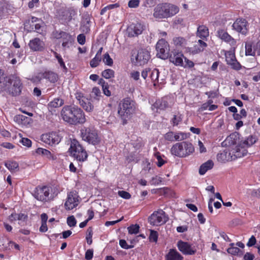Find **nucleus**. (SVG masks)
<instances>
[{"mask_svg":"<svg viewBox=\"0 0 260 260\" xmlns=\"http://www.w3.org/2000/svg\"><path fill=\"white\" fill-rule=\"evenodd\" d=\"M60 115L64 121L71 124L84 123L86 121L84 112L77 107L64 106L61 111Z\"/></svg>","mask_w":260,"mask_h":260,"instance_id":"nucleus-1","label":"nucleus"},{"mask_svg":"<svg viewBox=\"0 0 260 260\" xmlns=\"http://www.w3.org/2000/svg\"><path fill=\"white\" fill-rule=\"evenodd\" d=\"M239 138L237 135L232 134L223 142L230 153L232 160L244 156L247 154V150L241 144L238 143Z\"/></svg>","mask_w":260,"mask_h":260,"instance_id":"nucleus-2","label":"nucleus"},{"mask_svg":"<svg viewBox=\"0 0 260 260\" xmlns=\"http://www.w3.org/2000/svg\"><path fill=\"white\" fill-rule=\"evenodd\" d=\"M179 8L169 3H162L157 5L154 9L153 16L157 19L168 18L178 13Z\"/></svg>","mask_w":260,"mask_h":260,"instance_id":"nucleus-3","label":"nucleus"},{"mask_svg":"<svg viewBox=\"0 0 260 260\" xmlns=\"http://www.w3.org/2000/svg\"><path fill=\"white\" fill-rule=\"evenodd\" d=\"M194 151V146L188 141L177 143L171 148V154L179 157H186L192 154Z\"/></svg>","mask_w":260,"mask_h":260,"instance_id":"nucleus-4","label":"nucleus"},{"mask_svg":"<svg viewBox=\"0 0 260 260\" xmlns=\"http://www.w3.org/2000/svg\"><path fill=\"white\" fill-rule=\"evenodd\" d=\"M135 102L129 98H125L118 105V114L123 121H126V119L135 113Z\"/></svg>","mask_w":260,"mask_h":260,"instance_id":"nucleus-5","label":"nucleus"},{"mask_svg":"<svg viewBox=\"0 0 260 260\" xmlns=\"http://www.w3.org/2000/svg\"><path fill=\"white\" fill-rule=\"evenodd\" d=\"M69 151L71 154L79 161H84L87 158L88 155L86 151L75 139L71 141Z\"/></svg>","mask_w":260,"mask_h":260,"instance_id":"nucleus-6","label":"nucleus"},{"mask_svg":"<svg viewBox=\"0 0 260 260\" xmlns=\"http://www.w3.org/2000/svg\"><path fill=\"white\" fill-rule=\"evenodd\" d=\"M7 93L12 96H17L21 92L22 83L20 78L16 76L11 75L7 78Z\"/></svg>","mask_w":260,"mask_h":260,"instance_id":"nucleus-7","label":"nucleus"},{"mask_svg":"<svg viewBox=\"0 0 260 260\" xmlns=\"http://www.w3.org/2000/svg\"><path fill=\"white\" fill-rule=\"evenodd\" d=\"M81 136L83 140L93 145L99 144L101 141L97 132L90 128L81 129Z\"/></svg>","mask_w":260,"mask_h":260,"instance_id":"nucleus-8","label":"nucleus"},{"mask_svg":"<svg viewBox=\"0 0 260 260\" xmlns=\"http://www.w3.org/2000/svg\"><path fill=\"white\" fill-rule=\"evenodd\" d=\"M168 220V217L162 210L154 211L148 218L150 224L160 226L165 224Z\"/></svg>","mask_w":260,"mask_h":260,"instance_id":"nucleus-9","label":"nucleus"},{"mask_svg":"<svg viewBox=\"0 0 260 260\" xmlns=\"http://www.w3.org/2000/svg\"><path fill=\"white\" fill-rule=\"evenodd\" d=\"M156 49L157 56L161 58L166 59L169 56V46L164 39L159 40L156 44Z\"/></svg>","mask_w":260,"mask_h":260,"instance_id":"nucleus-10","label":"nucleus"},{"mask_svg":"<svg viewBox=\"0 0 260 260\" xmlns=\"http://www.w3.org/2000/svg\"><path fill=\"white\" fill-rule=\"evenodd\" d=\"M245 47L246 55L260 57V40L255 43L252 42H246Z\"/></svg>","mask_w":260,"mask_h":260,"instance_id":"nucleus-11","label":"nucleus"},{"mask_svg":"<svg viewBox=\"0 0 260 260\" xmlns=\"http://www.w3.org/2000/svg\"><path fill=\"white\" fill-rule=\"evenodd\" d=\"M79 203V196L75 191H71L68 194L64 203L66 210H72L77 207Z\"/></svg>","mask_w":260,"mask_h":260,"instance_id":"nucleus-12","label":"nucleus"},{"mask_svg":"<svg viewBox=\"0 0 260 260\" xmlns=\"http://www.w3.org/2000/svg\"><path fill=\"white\" fill-rule=\"evenodd\" d=\"M50 187L46 186L38 187L35 193V197L38 200L46 202L49 200Z\"/></svg>","mask_w":260,"mask_h":260,"instance_id":"nucleus-13","label":"nucleus"},{"mask_svg":"<svg viewBox=\"0 0 260 260\" xmlns=\"http://www.w3.org/2000/svg\"><path fill=\"white\" fill-rule=\"evenodd\" d=\"M225 60L227 64L235 70H239L241 66L236 59L234 53L232 51H227L225 53Z\"/></svg>","mask_w":260,"mask_h":260,"instance_id":"nucleus-14","label":"nucleus"},{"mask_svg":"<svg viewBox=\"0 0 260 260\" xmlns=\"http://www.w3.org/2000/svg\"><path fill=\"white\" fill-rule=\"evenodd\" d=\"M143 29V26L141 23H133L127 28L126 33L128 37H134L142 34Z\"/></svg>","mask_w":260,"mask_h":260,"instance_id":"nucleus-15","label":"nucleus"},{"mask_svg":"<svg viewBox=\"0 0 260 260\" xmlns=\"http://www.w3.org/2000/svg\"><path fill=\"white\" fill-rule=\"evenodd\" d=\"M41 140L44 143L50 145L58 144L60 141L59 137L54 132L42 135Z\"/></svg>","mask_w":260,"mask_h":260,"instance_id":"nucleus-16","label":"nucleus"},{"mask_svg":"<svg viewBox=\"0 0 260 260\" xmlns=\"http://www.w3.org/2000/svg\"><path fill=\"white\" fill-rule=\"evenodd\" d=\"M150 57L149 52L145 49H141L138 51L137 55L135 56L136 62L139 65H143L146 63Z\"/></svg>","mask_w":260,"mask_h":260,"instance_id":"nucleus-17","label":"nucleus"},{"mask_svg":"<svg viewBox=\"0 0 260 260\" xmlns=\"http://www.w3.org/2000/svg\"><path fill=\"white\" fill-rule=\"evenodd\" d=\"M28 46L34 51H41L45 48V43L40 39L36 38L29 41Z\"/></svg>","mask_w":260,"mask_h":260,"instance_id":"nucleus-18","label":"nucleus"},{"mask_svg":"<svg viewBox=\"0 0 260 260\" xmlns=\"http://www.w3.org/2000/svg\"><path fill=\"white\" fill-rule=\"evenodd\" d=\"M183 55L181 52H178L176 51H172L170 56V61L176 66H183Z\"/></svg>","mask_w":260,"mask_h":260,"instance_id":"nucleus-19","label":"nucleus"},{"mask_svg":"<svg viewBox=\"0 0 260 260\" xmlns=\"http://www.w3.org/2000/svg\"><path fill=\"white\" fill-rule=\"evenodd\" d=\"M233 27L237 31L245 34L247 32V22L244 19H238L233 23Z\"/></svg>","mask_w":260,"mask_h":260,"instance_id":"nucleus-20","label":"nucleus"},{"mask_svg":"<svg viewBox=\"0 0 260 260\" xmlns=\"http://www.w3.org/2000/svg\"><path fill=\"white\" fill-rule=\"evenodd\" d=\"M177 246L179 250L184 254L192 255L195 253V251L192 249L190 245L187 242L179 241Z\"/></svg>","mask_w":260,"mask_h":260,"instance_id":"nucleus-21","label":"nucleus"},{"mask_svg":"<svg viewBox=\"0 0 260 260\" xmlns=\"http://www.w3.org/2000/svg\"><path fill=\"white\" fill-rule=\"evenodd\" d=\"M218 37L222 40L225 42L229 43L231 46H235L236 42L231 36H230L227 32L224 30H219L217 32Z\"/></svg>","mask_w":260,"mask_h":260,"instance_id":"nucleus-22","label":"nucleus"},{"mask_svg":"<svg viewBox=\"0 0 260 260\" xmlns=\"http://www.w3.org/2000/svg\"><path fill=\"white\" fill-rule=\"evenodd\" d=\"M40 78H44L48 80L51 83H55L58 79V76L55 73L52 71H46L39 75Z\"/></svg>","mask_w":260,"mask_h":260,"instance_id":"nucleus-23","label":"nucleus"},{"mask_svg":"<svg viewBox=\"0 0 260 260\" xmlns=\"http://www.w3.org/2000/svg\"><path fill=\"white\" fill-rule=\"evenodd\" d=\"M217 159L218 161L223 163L232 160L230 153L229 152L227 147H226L224 151L217 154Z\"/></svg>","mask_w":260,"mask_h":260,"instance_id":"nucleus-24","label":"nucleus"},{"mask_svg":"<svg viewBox=\"0 0 260 260\" xmlns=\"http://www.w3.org/2000/svg\"><path fill=\"white\" fill-rule=\"evenodd\" d=\"M14 120L18 124L26 125L31 122V119L23 115H17L14 116Z\"/></svg>","mask_w":260,"mask_h":260,"instance_id":"nucleus-25","label":"nucleus"},{"mask_svg":"<svg viewBox=\"0 0 260 260\" xmlns=\"http://www.w3.org/2000/svg\"><path fill=\"white\" fill-rule=\"evenodd\" d=\"M29 23V20H26L24 23V28L28 32L34 30V28H35V31L39 34L42 33V31H41V26L40 24L33 23L32 24H30Z\"/></svg>","mask_w":260,"mask_h":260,"instance_id":"nucleus-26","label":"nucleus"},{"mask_svg":"<svg viewBox=\"0 0 260 260\" xmlns=\"http://www.w3.org/2000/svg\"><path fill=\"white\" fill-rule=\"evenodd\" d=\"M168 107V103L165 99L157 100L152 105L153 110L156 109L157 110H165Z\"/></svg>","mask_w":260,"mask_h":260,"instance_id":"nucleus-27","label":"nucleus"},{"mask_svg":"<svg viewBox=\"0 0 260 260\" xmlns=\"http://www.w3.org/2000/svg\"><path fill=\"white\" fill-rule=\"evenodd\" d=\"M214 166V162L212 160H208L207 161L203 164L200 167L199 173L201 175H204L205 173L212 169Z\"/></svg>","mask_w":260,"mask_h":260,"instance_id":"nucleus-28","label":"nucleus"},{"mask_svg":"<svg viewBox=\"0 0 260 260\" xmlns=\"http://www.w3.org/2000/svg\"><path fill=\"white\" fill-rule=\"evenodd\" d=\"M79 101L80 105L87 112H90L93 110V106L87 99L84 98L82 99H79Z\"/></svg>","mask_w":260,"mask_h":260,"instance_id":"nucleus-29","label":"nucleus"},{"mask_svg":"<svg viewBox=\"0 0 260 260\" xmlns=\"http://www.w3.org/2000/svg\"><path fill=\"white\" fill-rule=\"evenodd\" d=\"M183 257L175 249H170L166 255V260H182Z\"/></svg>","mask_w":260,"mask_h":260,"instance_id":"nucleus-30","label":"nucleus"},{"mask_svg":"<svg viewBox=\"0 0 260 260\" xmlns=\"http://www.w3.org/2000/svg\"><path fill=\"white\" fill-rule=\"evenodd\" d=\"M197 36L201 39H204L209 36L208 28L205 25H200L198 27L197 32Z\"/></svg>","mask_w":260,"mask_h":260,"instance_id":"nucleus-31","label":"nucleus"},{"mask_svg":"<svg viewBox=\"0 0 260 260\" xmlns=\"http://www.w3.org/2000/svg\"><path fill=\"white\" fill-rule=\"evenodd\" d=\"M27 215L23 213H13L9 216V220L10 222H13L17 220L25 221L27 219Z\"/></svg>","mask_w":260,"mask_h":260,"instance_id":"nucleus-32","label":"nucleus"},{"mask_svg":"<svg viewBox=\"0 0 260 260\" xmlns=\"http://www.w3.org/2000/svg\"><path fill=\"white\" fill-rule=\"evenodd\" d=\"M8 77H4L1 70H0V93L6 92L7 93L8 82L7 80Z\"/></svg>","mask_w":260,"mask_h":260,"instance_id":"nucleus-33","label":"nucleus"},{"mask_svg":"<svg viewBox=\"0 0 260 260\" xmlns=\"http://www.w3.org/2000/svg\"><path fill=\"white\" fill-rule=\"evenodd\" d=\"M207 46V44L201 40H198L197 43L194 46L192 51L195 53H198L203 51Z\"/></svg>","mask_w":260,"mask_h":260,"instance_id":"nucleus-34","label":"nucleus"},{"mask_svg":"<svg viewBox=\"0 0 260 260\" xmlns=\"http://www.w3.org/2000/svg\"><path fill=\"white\" fill-rule=\"evenodd\" d=\"M256 141V140L254 137L250 136L248 137L246 140L243 141H241L240 143L244 148L247 149V148L254 144Z\"/></svg>","mask_w":260,"mask_h":260,"instance_id":"nucleus-35","label":"nucleus"},{"mask_svg":"<svg viewBox=\"0 0 260 260\" xmlns=\"http://www.w3.org/2000/svg\"><path fill=\"white\" fill-rule=\"evenodd\" d=\"M150 72V78L153 83V85L155 86L159 82V71L157 69H155L151 71Z\"/></svg>","mask_w":260,"mask_h":260,"instance_id":"nucleus-36","label":"nucleus"},{"mask_svg":"<svg viewBox=\"0 0 260 260\" xmlns=\"http://www.w3.org/2000/svg\"><path fill=\"white\" fill-rule=\"evenodd\" d=\"M63 104L64 102L63 100L59 98H56L49 103L48 107L50 108H58L63 105Z\"/></svg>","mask_w":260,"mask_h":260,"instance_id":"nucleus-37","label":"nucleus"},{"mask_svg":"<svg viewBox=\"0 0 260 260\" xmlns=\"http://www.w3.org/2000/svg\"><path fill=\"white\" fill-rule=\"evenodd\" d=\"M5 165L11 172H15L19 167L17 162L11 161L6 162Z\"/></svg>","mask_w":260,"mask_h":260,"instance_id":"nucleus-38","label":"nucleus"},{"mask_svg":"<svg viewBox=\"0 0 260 260\" xmlns=\"http://www.w3.org/2000/svg\"><path fill=\"white\" fill-rule=\"evenodd\" d=\"M175 141H181L187 139L189 136V134L182 132H178L175 133Z\"/></svg>","mask_w":260,"mask_h":260,"instance_id":"nucleus-39","label":"nucleus"},{"mask_svg":"<svg viewBox=\"0 0 260 260\" xmlns=\"http://www.w3.org/2000/svg\"><path fill=\"white\" fill-rule=\"evenodd\" d=\"M173 42L176 47H183L186 45V40L184 38L178 37L173 39Z\"/></svg>","mask_w":260,"mask_h":260,"instance_id":"nucleus-40","label":"nucleus"},{"mask_svg":"<svg viewBox=\"0 0 260 260\" xmlns=\"http://www.w3.org/2000/svg\"><path fill=\"white\" fill-rule=\"evenodd\" d=\"M234 243H231L230 244V247L227 249L228 252L233 255L238 254L241 252V254H242V253L240 249L237 247L234 246Z\"/></svg>","mask_w":260,"mask_h":260,"instance_id":"nucleus-41","label":"nucleus"},{"mask_svg":"<svg viewBox=\"0 0 260 260\" xmlns=\"http://www.w3.org/2000/svg\"><path fill=\"white\" fill-rule=\"evenodd\" d=\"M90 21L87 19L83 21L82 25L80 27V29L82 32L87 34L89 32L90 30Z\"/></svg>","mask_w":260,"mask_h":260,"instance_id":"nucleus-42","label":"nucleus"},{"mask_svg":"<svg viewBox=\"0 0 260 260\" xmlns=\"http://www.w3.org/2000/svg\"><path fill=\"white\" fill-rule=\"evenodd\" d=\"M115 72L112 69H106L103 71L102 73V76L106 79H110L114 77Z\"/></svg>","mask_w":260,"mask_h":260,"instance_id":"nucleus-43","label":"nucleus"},{"mask_svg":"<svg viewBox=\"0 0 260 260\" xmlns=\"http://www.w3.org/2000/svg\"><path fill=\"white\" fill-rule=\"evenodd\" d=\"M100 83L102 84L104 93L107 96H110L111 92L108 89V83H105V81L102 79H100Z\"/></svg>","mask_w":260,"mask_h":260,"instance_id":"nucleus-44","label":"nucleus"},{"mask_svg":"<svg viewBox=\"0 0 260 260\" xmlns=\"http://www.w3.org/2000/svg\"><path fill=\"white\" fill-rule=\"evenodd\" d=\"M139 226L138 224H133L127 228L128 233L130 234H137L139 232Z\"/></svg>","mask_w":260,"mask_h":260,"instance_id":"nucleus-45","label":"nucleus"},{"mask_svg":"<svg viewBox=\"0 0 260 260\" xmlns=\"http://www.w3.org/2000/svg\"><path fill=\"white\" fill-rule=\"evenodd\" d=\"M103 61L106 65L110 67L112 66L113 63V59L107 52L104 55Z\"/></svg>","mask_w":260,"mask_h":260,"instance_id":"nucleus-46","label":"nucleus"},{"mask_svg":"<svg viewBox=\"0 0 260 260\" xmlns=\"http://www.w3.org/2000/svg\"><path fill=\"white\" fill-rule=\"evenodd\" d=\"M101 61V57L95 55V56L90 61V65L92 68H95L99 64Z\"/></svg>","mask_w":260,"mask_h":260,"instance_id":"nucleus-47","label":"nucleus"},{"mask_svg":"<svg viewBox=\"0 0 260 260\" xmlns=\"http://www.w3.org/2000/svg\"><path fill=\"white\" fill-rule=\"evenodd\" d=\"M158 233L156 231L154 230H150V234L149 237V240L151 242H156L157 241Z\"/></svg>","mask_w":260,"mask_h":260,"instance_id":"nucleus-48","label":"nucleus"},{"mask_svg":"<svg viewBox=\"0 0 260 260\" xmlns=\"http://www.w3.org/2000/svg\"><path fill=\"white\" fill-rule=\"evenodd\" d=\"M101 95V92L100 89L98 87H94L92 88L91 96L94 99H99L98 98Z\"/></svg>","mask_w":260,"mask_h":260,"instance_id":"nucleus-49","label":"nucleus"},{"mask_svg":"<svg viewBox=\"0 0 260 260\" xmlns=\"http://www.w3.org/2000/svg\"><path fill=\"white\" fill-rule=\"evenodd\" d=\"M54 37L57 38V39H59V38H66V39H68L69 38H70V35L65 32H63V31H61L60 32H54Z\"/></svg>","mask_w":260,"mask_h":260,"instance_id":"nucleus-50","label":"nucleus"},{"mask_svg":"<svg viewBox=\"0 0 260 260\" xmlns=\"http://www.w3.org/2000/svg\"><path fill=\"white\" fill-rule=\"evenodd\" d=\"M175 133L173 132H169L165 135V139L169 141H175Z\"/></svg>","mask_w":260,"mask_h":260,"instance_id":"nucleus-51","label":"nucleus"},{"mask_svg":"<svg viewBox=\"0 0 260 260\" xmlns=\"http://www.w3.org/2000/svg\"><path fill=\"white\" fill-rule=\"evenodd\" d=\"M162 181V179L161 177L155 176L152 178L150 180V183L152 185H158L160 184Z\"/></svg>","mask_w":260,"mask_h":260,"instance_id":"nucleus-52","label":"nucleus"},{"mask_svg":"<svg viewBox=\"0 0 260 260\" xmlns=\"http://www.w3.org/2000/svg\"><path fill=\"white\" fill-rule=\"evenodd\" d=\"M76 220L73 215L70 216L67 218V223L69 226H75L76 224Z\"/></svg>","mask_w":260,"mask_h":260,"instance_id":"nucleus-53","label":"nucleus"},{"mask_svg":"<svg viewBox=\"0 0 260 260\" xmlns=\"http://www.w3.org/2000/svg\"><path fill=\"white\" fill-rule=\"evenodd\" d=\"M151 170V165L150 162L146 161L144 163V167L142 170V172L146 174L147 172H149Z\"/></svg>","mask_w":260,"mask_h":260,"instance_id":"nucleus-54","label":"nucleus"},{"mask_svg":"<svg viewBox=\"0 0 260 260\" xmlns=\"http://www.w3.org/2000/svg\"><path fill=\"white\" fill-rule=\"evenodd\" d=\"M87 232L88 233V235L86 236V238L87 243V244L90 245L92 242V229L91 228H89L87 229Z\"/></svg>","mask_w":260,"mask_h":260,"instance_id":"nucleus-55","label":"nucleus"},{"mask_svg":"<svg viewBox=\"0 0 260 260\" xmlns=\"http://www.w3.org/2000/svg\"><path fill=\"white\" fill-rule=\"evenodd\" d=\"M139 0H131L128 3V6L131 8H135L139 6Z\"/></svg>","mask_w":260,"mask_h":260,"instance_id":"nucleus-56","label":"nucleus"},{"mask_svg":"<svg viewBox=\"0 0 260 260\" xmlns=\"http://www.w3.org/2000/svg\"><path fill=\"white\" fill-rule=\"evenodd\" d=\"M118 194L120 197L124 199H129L131 197V195L129 193L123 190L119 191L118 192Z\"/></svg>","mask_w":260,"mask_h":260,"instance_id":"nucleus-57","label":"nucleus"},{"mask_svg":"<svg viewBox=\"0 0 260 260\" xmlns=\"http://www.w3.org/2000/svg\"><path fill=\"white\" fill-rule=\"evenodd\" d=\"M37 153L39 154H42L48 156L50 155V152L47 149L39 148L37 150Z\"/></svg>","mask_w":260,"mask_h":260,"instance_id":"nucleus-58","label":"nucleus"},{"mask_svg":"<svg viewBox=\"0 0 260 260\" xmlns=\"http://www.w3.org/2000/svg\"><path fill=\"white\" fill-rule=\"evenodd\" d=\"M184 62L185 63H183V67H184V68H192L194 66V63L192 61L187 59L186 58H184Z\"/></svg>","mask_w":260,"mask_h":260,"instance_id":"nucleus-59","label":"nucleus"},{"mask_svg":"<svg viewBox=\"0 0 260 260\" xmlns=\"http://www.w3.org/2000/svg\"><path fill=\"white\" fill-rule=\"evenodd\" d=\"M130 77L135 80H138L139 79L140 73L138 71H133L130 73Z\"/></svg>","mask_w":260,"mask_h":260,"instance_id":"nucleus-60","label":"nucleus"},{"mask_svg":"<svg viewBox=\"0 0 260 260\" xmlns=\"http://www.w3.org/2000/svg\"><path fill=\"white\" fill-rule=\"evenodd\" d=\"M155 156L158 160V162L157 163V166L160 167L165 164V161L161 158L159 153H156Z\"/></svg>","mask_w":260,"mask_h":260,"instance_id":"nucleus-61","label":"nucleus"},{"mask_svg":"<svg viewBox=\"0 0 260 260\" xmlns=\"http://www.w3.org/2000/svg\"><path fill=\"white\" fill-rule=\"evenodd\" d=\"M77 41L80 44H84L85 42V36L83 34H80L77 37Z\"/></svg>","mask_w":260,"mask_h":260,"instance_id":"nucleus-62","label":"nucleus"},{"mask_svg":"<svg viewBox=\"0 0 260 260\" xmlns=\"http://www.w3.org/2000/svg\"><path fill=\"white\" fill-rule=\"evenodd\" d=\"M256 242V240L255 238L252 236L251 238L249 239L248 243H247V246L248 247H251L255 244Z\"/></svg>","mask_w":260,"mask_h":260,"instance_id":"nucleus-63","label":"nucleus"},{"mask_svg":"<svg viewBox=\"0 0 260 260\" xmlns=\"http://www.w3.org/2000/svg\"><path fill=\"white\" fill-rule=\"evenodd\" d=\"M255 256L254 254L250 252H246L244 256V260H253Z\"/></svg>","mask_w":260,"mask_h":260,"instance_id":"nucleus-64","label":"nucleus"}]
</instances>
